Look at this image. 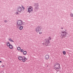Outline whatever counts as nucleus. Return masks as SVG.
<instances>
[{
    "label": "nucleus",
    "mask_w": 73,
    "mask_h": 73,
    "mask_svg": "<svg viewBox=\"0 0 73 73\" xmlns=\"http://www.w3.org/2000/svg\"><path fill=\"white\" fill-rule=\"evenodd\" d=\"M66 33H67L63 30L61 32L60 37L62 39H63L64 38H65V37H66Z\"/></svg>",
    "instance_id": "nucleus-1"
},
{
    "label": "nucleus",
    "mask_w": 73,
    "mask_h": 73,
    "mask_svg": "<svg viewBox=\"0 0 73 73\" xmlns=\"http://www.w3.org/2000/svg\"><path fill=\"white\" fill-rule=\"evenodd\" d=\"M34 6L35 7L34 11L37 12L38 9H39V5L38 3H35Z\"/></svg>",
    "instance_id": "nucleus-2"
},
{
    "label": "nucleus",
    "mask_w": 73,
    "mask_h": 73,
    "mask_svg": "<svg viewBox=\"0 0 73 73\" xmlns=\"http://www.w3.org/2000/svg\"><path fill=\"white\" fill-rule=\"evenodd\" d=\"M41 29H42V27L40 25L35 28V31L37 33H38V32H40L41 31Z\"/></svg>",
    "instance_id": "nucleus-3"
},
{
    "label": "nucleus",
    "mask_w": 73,
    "mask_h": 73,
    "mask_svg": "<svg viewBox=\"0 0 73 73\" xmlns=\"http://www.w3.org/2000/svg\"><path fill=\"white\" fill-rule=\"evenodd\" d=\"M17 26H21L23 24V21L21 20H18L17 21Z\"/></svg>",
    "instance_id": "nucleus-4"
},
{
    "label": "nucleus",
    "mask_w": 73,
    "mask_h": 73,
    "mask_svg": "<svg viewBox=\"0 0 73 73\" xmlns=\"http://www.w3.org/2000/svg\"><path fill=\"white\" fill-rule=\"evenodd\" d=\"M50 44V41L48 39H45V45L46 46H49Z\"/></svg>",
    "instance_id": "nucleus-5"
},
{
    "label": "nucleus",
    "mask_w": 73,
    "mask_h": 73,
    "mask_svg": "<svg viewBox=\"0 0 73 73\" xmlns=\"http://www.w3.org/2000/svg\"><path fill=\"white\" fill-rule=\"evenodd\" d=\"M28 12L29 13H31L32 11H33V7H31L28 8Z\"/></svg>",
    "instance_id": "nucleus-6"
},
{
    "label": "nucleus",
    "mask_w": 73,
    "mask_h": 73,
    "mask_svg": "<svg viewBox=\"0 0 73 73\" xmlns=\"http://www.w3.org/2000/svg\"><path fill=\"white\" fill-rule=\"evenodd\" d=\"M44 58L46 60H48L49 58V55L48 54H46L44 56Z\"/></svg>",
    "instance_id": "nucleus-7"
},
{
    "label": "nucleus",
    "mask_w": 73,
    "mask_h": 73,
    "mask_svg": "<svg viewBox=\"0 0 73 73\" xmlns=\"http://www.w3.org/2000/svg\"><path fill=\"white\" fill-rule=\"evenodd\" d=\"M22 9V8L21 7H19L18 8V11L20 13H21Z\"/></svg>",
    "instance_id": "nucleus-8"
},
{
    "label": "nucleus",
    "mask_w": 73,
    "mask_h": 73,
    "mask_svg": "<svg viewBox=\"0 0 73 73\" xmlns=\"http://www.w3.org/2000/svg\"><path fill=\"white\" fill-rule=\"evenodd\" d=\"M60 68V65L59 64L57 66H56V67H55L54 68V69H55V70H56V71L57 72V69H59Z\"/></svg>",
    "instance_id": "nucleus-9"
},
{
    "label": "nucleus",
    "mask_w": 73,
    "mask_h": 73,
    "mask_svg": "<svg viewBox=\"0 0 73 73\" xmlns=\"http://www.w3.org/2000/svg\"><path fill=\"white\" fill-rule=\"evenodd\" d=\"M60 64L59 63H57V62H56L54 64V66L55 68L58 66V65H59Z\"/></svg>",
    "instance_id": "nucleus-10"
},
{
    "label": "nucleus",
    "mask_w": 73,
    "mask_h": 73,
    "mask_svg": "<svg viewBox=\"0 0 73 73\" xmlns=\"http://www.w3.org/2000/svg\"><path fill=\"white\" fill-rule=\"evenodd\" d=\"M18 59L19 60H23V57L21 56H19L18 57Z\"/></svg>",
    "instance_id": "nucleus-11"
},
{
    "label": "nucleus",
    "mask_w": 73,
    "mask_h": 73,
    "mask_svg": "<svg viewBox=\"0 0 73 73\" xmlns=\"http://www.w3.org/2000/svg\"><path fill=\"white\" fill-rule=\"evenodd\" d=\"M9 46V48L10 49H12V48H13V46L12 44L10 45Z\"/></svg>",
    "instance_id": "nucleus-12"
},
{
    "label": "nucleus",
    "mask_w": 73,
    "mask_h": 73,
    "mask_svg": "<svg viewBox=\"0 0 73 73\" xmlns=\"http://www.w3.org/2000/svg\"><path fill=\"white\" fill-rule=\"evenodd\" d=\"M10 43L9 42H7V46H9V45H10Z\"/></svg>",
    "instance_id": "nucleus-13"
},
{
    "label": "nucleus",
    "mask_w": 73,
    "mask_h": 73,
    "mask_svg": "<svg viewBox=\"0 0 73 73\" xmlns=\"http://www.w3.org/2000/svg\"><path fill=\"white\" fill-rule=\"evenodd\" d=\"M23 54L24 55H26V54H27V51H24L23 52Z\"/></svg>",
    "instance_id": "nucleus-14"
},
{
    "label": "nucleus",
    "mask_w": 73,
    "mask_h": 73,
    "mask_svg": "<svg viewBox=\"0 0 73 73\" xmlns=\"http://www.w3.org/2000/svg\"><path fill=\"white\" fill-rule=\"evenodd\" d=\"M23 27L22 26H21L19 27V29H20V30H22V29H23Z\"/></svg>",
    "instance_id": "nucleus-15"
},
{
    "label": "nucleus",
    "mask_w": 73,
    "mask_h": 73,
    "mask_svg": "<svg viewBox=\"0 0 73 73\" xmlns=\"http://www.w3.org/2000/svg\"><path fill=\"white\" fill-rule=\"evenodd\" d=\"M9 40L10 41H11V42H14V41H13V40L11 38L9 39Z\"/></svg>",
    "instance_id": "nucleus-16"
},
{
    "label": "nucleus",
    "mask_w": 73,
    "mask_h": 73,
    "mask_svg": "<svg viewBox=\"0 0 73 73\" xmlns=\"http://www.w3.org/2000/svg\"><path fill=\"white\" fill-rule=\"evenodd\" d=\"M17 50H21V48L20 47H18L17 48Z\"/></svg>",
    "instance_id": "nucleus-17"
},
{
    "label": "nucleus",
    "mask_w": 73,
    "mask_h": 73,
    "mask_svg": "<svg viewBox=\"0 0 73 73\" xmlns=\"http://www.w3.org/2000/svg\"><path fill=\"white\" fill-rule=\"evenodd\" d=\"M22 60L23 62H25V57H24V58H23Z\"/></svg>",
    "instance_id": "nucleus-18"
},
{
    "label": "nucleus",
    "mask_w": 73,
    "mask_h": 73,
    "mask_svg": "<svg viewBox=\"0 0 73 73\" xmlns=\"http://www.w3.org/2000/svg\"><path fill=\"white\" fill-rule=\"evenodd\" d=\"M21 7H22V8H23V9H25V8L23 6V5H21Z\"/></svg>",
    "instance_id": "nucleus-19"
},
{
    "label": "nucleus",
    "mask_w": 73,
    "mask_h": 73,
    "mask_svg": "<svg viewBox=\"0 0 73 73\" xmlns=\"http://www.w3.org/2000/svg\"><path fill=\"white\" fill-rule=\"evenodd\" d=\"M70 16L71 17H73V14L72 13H71Z\"/></svg>",
    "instance_id": "nucleus-20"
},
{
    "label": "nucleus",
    "mask_w": 73,
    "mask_h": 73,
    "mask_svg": "<svg viewBox=\"0 0 73 73\" xmlns=\"http://www.w3.org/2000/svg\"><path fill=\"white\" fill-rule=\"evenodd\" d=\"M63 54H64V55L66 54V52L65 51H63Z\"/></svg>",
    "instance_id": "nucleus-21"
},
{
    "label": "nucleus",
    "mask_w": 73,
    "mask_h": 73,
    "mask_svg": "<svg viewBox=\"0 0 73 73\" xmlns=\"http://www.w3.org/2000/svg\"><path fill=\"white\" fill-rule=\"evenodd\" d=\"M24 51V50L22 49L20 51L21 52H23V51Z\"/></svg>",
    "instance_id": "nucleus-22"
},
{
    "label": "nucleus",
    "mask_w": 73,
    "mask_h": 73,
    "mask_svg": "<svg viewBox=\"0 0 73 73\" xmlns=\"http://www.w3.org/2000/svg\"><path fill=\"white\" fill-rule=\"evenodd\" d=\"M49 40H51V39L52 38H51L49 36Z\"/></svg>",
    "instance_id": "nucleus-23"
},
{
    "label": "nucleus",
    "mask_w": 73,
    "mask_h": 73,
    "mask_svg": "<svg viewBox=\"0 0 73 73\" xmlns=\"http://www.w3.org/2000/svg\"><path fill=\"white\" fill-rule=\"evenodd\" d=\"M5 23H7V22H8V21L7 20H5Z\"/></svg>",
    "instance_id": "nucleus-24"
},
{
    "label": "nucleus",
    "mask_w": 73,
    "mask_h": 73,
    "mask_svg": "<svg viewBox=\"0 0 73 73\" xmlns=\"http://www.w3.org/2000/svg\"><path fill=\"white\" fill-rule=\"evenodd\" d=\"M15 14L16 15H18V14H19V13H18V12H16V13H15Z\"/></svg>",
    "instance_id": "nucleus-25"
},
{
    "label": "nucleus",
    "mask_w": 73,
    "mask_h": 73,
    "mask_svg": "<svg viewBox=\"0 0 73 73\" xmlns=\"http://www.w3.org/2000/svg\"><path fill=\"white\" fill-rule=\"evenodd\" d=\"M39 34H42V32H39Z\"/></svg>",
    "instance_id": "nucleus-26"
},
{
    "label": "nucleus",
    "mask_w": 73,
    "mask_h": 73,
    "mask_svg": "<svg viewBox=\"0 0 73 73\" xmlns=\"http://www.w3.org/2000/svg\"><path fill=\"white\" fill-rule=\"evenodd\" d=\"M1 66H2V67H4V65H2Z\"/></svg>",
    "instance_id": "nucleus-27"
},
{
    "label": "nucleus",
    "mask_w": 73,
    "mask_h": 73,
    "mask_svg": "<svg viewBox=\"0 0 73 73\" xmlns=\"http://www.w3.org/2000/svg\"><path fill=\"white\" fill-rule=\"evenodd\" d=\"M24 57L27 60V58H26L25 57V56H24Z\"/></svg>",
    "instance_id": "nucleus-28"
},
{
    "label": "nucleus",
    "mask_w": 73,
    "mask_h": 73,
    "mask_svg": "<svg viewBox=\"0 0 73 73\" xmlns=\"http://www.w3.org/2000/svg\"><path fill=\"white\" fill-rule=\"evenodd\" d=\"M2 62V61H0V63Z\"/></svg>",
    "instance_id": "nucleus-29"
},
{
    "label": "nucleus",
    "mask_w": 73,
    "mask_h": 73,
    "mask_svg": "<svg viewBox=\"0 0 73 73\" xmlns=\"http://www.w3.org/2000/svg\"><path fill=\"white\" fill-rule=\"evenodd\" d=\"M61 29H63V28H62Z\"/></svg>",
    "instance_id": "nucleus-30"
},
{
    "label": "nucleus",
    "mask_w": 73,
    "mask_h": 73,
    "mask_svg": "<svg viewBox=\"0 0 73 73\" xmlns=\"http://www.w3.org/2000/svg\"><path fill=\"white\" fill-rule=\"evenodd\" d=\"M42 44H43V45H44V43H42Z\"/></svg>",
    "instance_id": "nucleus-31"
}]
</instances>
